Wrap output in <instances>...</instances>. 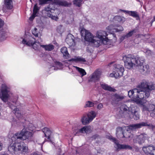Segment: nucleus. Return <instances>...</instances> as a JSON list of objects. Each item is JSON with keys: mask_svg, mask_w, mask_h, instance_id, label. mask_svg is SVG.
I'll return each instance as SVG.
<instances>
[{"mask_svg": "<svg viewBox=\"0 0 155 155\" xmlns=\"http://www.w3.org/2000/svg\"><path fill=\"white\" fill-rule=\"evenodd\" d=\"M3 155H7L6 154H3Z\"/></svg>", "mask_w": 155, "mask_h": 155, "instance_id": "obj_63", "label": "nucleus"}, {"mask_svg": "<svg viewBox=\"0 0 155 155\" xmlns=\"http://www.w3.org/2000/svg\"><path fill=\"white\" fill-rule=\"evenodd\" d=\"M123 59L124 61L126 68L129 69H130L134 65L139 68L143 64L144 60L143 57L135 58L134 55L130 54L124 56Z\"/></svg>", "mask_w": 155, "mask_h": 155, "instance_id": "obj_4", "label": "nucleus"}, {"mask_svg": "<svg viewBox=\"0 0 155 155\" xmlns=\"http://www.w3.org/2000/svg\"><path fill=\"white\" fill-rule=\"evenodd\" d=\"M137 108L136 106L133 105H131V106L129 107L128 112H130L131 114H133L135 111H137L136 110V109Z\"/></svg>", "mask_w": 155, "mask_h": 155, "instance_id": "obj_39", "label": "nucleus"}, {"mask_svg": "<svg viewBox=\"0 0 155 155\" xmlns=\"http://www.w3.org/2000/svg\"><path fill=\"white\" fill-rule=\"evenodd\" d=\"M3 11H4V10H5V7H3Z\"/></svg>", "mask_w": 155, "mask_h": 155, "instance_id": "obj_62", "label": "nucleus"}, {"mask_svg": "<svg viewBox=\"0 0 155 155\" xmlns=\"http://www.w3.org/2000/svg\"><path fill=\"white\" fill-rule=\"evenodd\" d=\"M125 96L122 94H115L112 97L111 103L113 105L117 104L118 102L124 98Z\"/></svg>", "mask_w": 155, "mask_h": 155, "instance_id": "obj_12", "label": "nucleus"}, {"mask_svg": "<svg viewBox=\"0 0 155 155\" xmlns=\"http://www.w3.org/2000/svg\"><path fill=\"white\" fill-rule=\"evenodd\" d=\"M137 92H138L137 88H134L132 90L129 91L128 92V95L130 97L133 98L135 100L137 97L136 94Z\"/></svg>", "mask_w": 155, "mask_h": 155, "instance_id": "obj_21", "label": "nucleus"}, {"mask_svg": "<svg viewBox=\"0 0 155 155\" xmlns=\"http://www.w3.org/2000/svg\"><path fill=\"white\" fill-rule=\"evenodd\" d=\"M124 12L127 13L130 15L134 17L137 18L139 17V15L137 14V12L135 11H124Z\"/></svg>", "mask_w": 155, "mask_h": 155, "instance_id": "obj_29", "label": "nucleus"}, {"mask_svg": "<svg viewBox=\"0 0 155 155\" xmlns=\"http://www.w3.org/2000/svg\"><path fill=\"white\" fill-rule=\"evenodd\" d=\"M9 107L13 110H14V108H17L15 106H14L12 104H8Z\"/></svg>", "mask_w": 155, "mask_h": 155, "instance_id": "obj_53", "label": "nucleus"}, {"mask_svg": "<svg viewBox=\"0 0 155 155\" xmlns=\"http://www.w3.org/2000/svg\"><path fill=\"white\" fill-rule=\"evenodd\" d=\"M6 38V32L3 30L0 31V40L1 41L5 40Z\"/></svg>", "mask_w": 155, "mask_h": 155, "instance_id": "obj_34", "label": "nucleus"}, {"mask_svg": "<svg viewBox=\"0 0 155 155\" xmlns=\"http://www.w3.org/2000/svg\"><path fill=\"white\" fill-rule=\"evenodd\" d=\"M147 137V135L146 134L144 133H141L135 136L133 139V141L135 143L141 144L144 143Z\"/></svg>", "mask_w": 155, "mask_h": 155, "instance_id": "obj_10", "label": "nucleus"}, {"mask_svg": "<svg viewBox=\"0 0 155 155\" xmlns=\"http://www.w3.org/2000/svg\"><path fill=\"white\" fill-rule=\"evenodd\" d=\"M96 115V113L94 111L90 112L87 114V118L86 116L82 117L81 119L82 123L84 125L89 123L95 117Z\"/></svg>", "mask_w": 155, "mask_h": 155, "instance_id": "obj_7", "label": "nucleus"}, {"mask_svg": "<svg viewBox=\"0 0 155 155\" xmlns=\"http://www.w3.org/2000/svg\"><path fill=\"white\" fill-rule=\"evenodd\" d=\"M113 35L114 38H116V36L114 34H113Z\"/></svg>", "mask_w": 155, "mask_h": 155, "instance_id": "obj_60", "label": "nucleus"}, {"mask_svg": "<svg viewBox=\"0 0 155 155\" xmlns=\"http://www.w3.org/2000/svg\"><path fill=\"white\" fill-rule=\"evenodd\" d=\"M42 131L44 133L45 137L48 140H50V137L51 132L49 129L47 127H45L42 129Z\"/></svg>", "mask_w": 155, "mask_h": 155, "instance_id": "obj_24", "label": "nucleus"}, {"mask_svg": "<svg viewBox=\"0 0 155 155\" xmlns=\"http://www.w3.org/2000/svg\"><path fill=\"white\" fill-rule=\"evenodd\" d=\"M75 68H76L77 70L80 74L81 77H83L86 75V73L84 69L77 67H75Z\"/></svg>", "mask_w": 155, "mask_h": 155, "instance_id": "obj_36", "label": "nucleus"}, {"mask_svg": "<svg viewBox=\"0 0 155 155\" xmlns=\"http://www.w3.org/2000/svg\"><path fill=\"white\" fill-rule=\"evenodd\" d=\"M10 92L8 88L5 84H2V86L1 98L5 102L8 101L10 96Z\"/></svg>", "mask_w": 155, "mask_h": 155, "instance_id": "obj_5", "label": "nucleus"}, {"mask_svg": "<svg viewBox=\"0 0 155 155\" xmlns=\"http://www.w3.org/2000/svg\"><path fill=\"white\" fill-rule=\"evenodd\" d=\"M4 21L0 19V28L3 25Z\"/></svg>", "mask_w": 155, "mask_h": 155, "instance_id": "obj_54", "label": "nucleus"}, {"mask_svg": "<svg viewBox=\"0 0 155 155\" xmlns=\"http://www.w3.org/2000/svg\"><path fill=\"white\" fill-rule=\"evenodd\" d=\"M138 92L136 94V98H139L137 100V102L141 104V100L143 98L149 97L152 90L155 89V85L150 83L145 80L142 81L137 87ZM145 101L144 100L143 102Z\"/></svg>", "mask_w": 155, "mask_h": 155, "instance_id": "obj_3", "label": "nucleus"}, {"mask_svg": "<svg viewBox=\"0 0 155 155\" xmlns=\"http://www.w3.org/2000/svg\"><path fill=\"white\" fill-rule=\"evenodd\" d=\"M83 0H74L73 1L74 4L80 7L83 3Z\"/></svg>", "mask_w": 155, "mask_h": 155, "instance_id": "obj_40", "label": "nucleus"}, {"mask_svg": "<svg viewBox=\"0 0 155 155\" xmlns=\"http://www.w3.org/2000/svg\"><path fill=\"white\" fill-rule=\"evenodd\" d=\"M54 11L55 12V13L56 12H57V14H59L60 13V12L57 9H55Z\"/></svg>", "mask_w": 155, "mask_h": 155, "instance_id": "obj_58", "label": "nucleus"}, {"mask_svg": "<svg viewBox=\"0 0 155 155\" xmlns=\"http://www.w3.org/2000/svg\"><path fill=\"white\" fill-rule=\"evenodd\" d=\"M81 35L83 37L86 41L91 42L94 47H98L101 43L102 42L106 45L108 39L106 37L107 33L104 31L100 30L97 31L96 36H93L90 32L85 28H82L80 30Z\"/></svg>", "mask_w": 155, "mask_h": 155, "instance_id": "obj_2", "label": "nucleus"}, {"mask_svg": "<svg viewBox=\"0 0 155 155\" xmlns=\"http://www.w3.org/2000/svg\"><path fill=\"white\" fill-rule=\"evenodd\" d=\"M155 147L151 146H144L142 150L147 155H153Z\"/></svg>", "mask_w": 155, "mask_h": 155, "instance_id": "obj_16", "label": "nucleus"}, {"mask_svg": "<svg viewBox=\"0 0 155 155\" xmlns=\"http://www.w3.org/2000/svg\"><path fill=\"white\" fill-rule=\"evenodd\" d=\"M39 10V8L37 6V4H35L34 6L33 10V13L34 14H36Z\"/></svg>", "mask_w": 155, "mask_h": 155, "instance_id": "obj_47", "label": "nucleus"}, {"mask_svg": "<svg viewBox=\"0 0 155 155\" xmlns=\"http://www.w3.org/2000/svg\"><path fill=\"white\" fill-rule=\"evenodd\" d=\"M119 155H122V154H120Z\"/></svg>", "mask_w": 155, "mask_h": 155, "instance_id": "obj_64", "label": "nucleus"}, {"mask_svg": "<svg viewBox=\"0 0 155 155\" xmlns=\"http://www.w3.org/2000/svg\"><path fill=\"white\" fill-rule=\"evenodd\" d=\"M13 112L18 118L21 117L22 116V114L20 113L18 108H14L13 110Z\"/></svg>", "mask_w": 155, "mask_h": 155, "instance_id": "obj_33", "label": "nucleus"}, {"mask_svg": "<svg viewBox=\"0 0 155 155\" xmlns=\"http://www.w3.org/2000/svg\"><path fill=\"white\" fill-rule=\"evenodd\" d=\"M13 103H14V104H16V102H17V101H15L14 102H13Z\"/></svg>", "mask_w": 155, "mask_h": 155, "instance_id": "obj_61", "label": "nucleus"}, {"mask_svg": "<svg viewBox=\"0 0 155 155\" xmlns=\"http://www.w3.org/2000/svg\"><path fill=\"white\" fill-rule=\"evenodd\" d=\"M37 41V42H35L32 46H33V48L36 50H39L40 48L41 47V45H42L39 42H41L42 41V40L41 37H39V39Z\"/></svg>", "mask_w": 155, "mask_h": 155, "instance_id": "obj_22", "label": "nucleus"}, {"mask_svg": "<svg viewBox=\"0 0 155 155\" xmlns=\"http://www.w3.org/2000/svg\"><path fill=\"white\" fill-rule=\"evenodd\" d=\"M145 52L148 56H151L153 54V52L149 49H147Z\"/></svg>", "mask_w": 155, "mask_h": 155, "instance_id": "obj_48", "label": "nucleus"}, {"mask_svg": "<svg viewBox=\"0 0 155 155\" xmlns=\"http://www.w3.org/2000/svg\"><path fill=\"white\" fill-rule=\"evenodd\" d=\"M61 51L65 58H67L69 57V54L68 52L67 48L66 47H63L61 48Z\"/></svg>", "mask_w": 155, "mask_h": 155, "instance_id": "obj_27", "label": "nucleus"}, {"mask_svg": "<svg viewBox=\"0 0 155 155\" xmlns=\"http://www.w3.org/2000/svg\"><path fill=\"white\" fill-rule=\"evenodd\" d=\"M65 41L69 46H74L76 45L74 37L71 34H68Z\"/></svg>", "mask_w": 155, "mask_h": 155, "instance_id": "obj_17", "label": "nucleus"}, {"mask_svg": "<svg viewBox=\"0 0 155 155\" xmlns=\"http://www.w3.org/2000/svg\"><path fill=\"white\" fill-rule=\"evenodd\" d=\"M4 6L8 9H11L13 7L12 0H5Z\"/></svg>", "mask_w": 155, "mask_h": 155, "instance_id": "obj_25", "label": "nucleus"}, {"mask_svg": "<svg viewBox=\"0 0 155 155\" xmlns=\"http://www.w3.org/2000/svg\"><path fill=\"white\" fill-rule=\"evenodd\" d=\"M145 127H148V128L152 129L155 132V126L147 122H146Z\"/></svg>", "mask_w": 155, "mask_h": 155, "instance_id": "obj_38", "label": "nucleus"}, {"mask_svg": "<svg viewBox=\"0 0 155 155\" xmlns=\"http://www.w3.org/2000/svg\"><path fill=\"white\" fill-rule=\"evenodd\" d=\"M21 42L24 45L31 46L35 42H37V41L32 36H28L26 38L23 39Z\"/></svg>", "mask_w": 155, "mask_h": 155, "instance_id": "obj_13", "label": "nucleus"}, {"mask_svg": "<svg viewBox=\"0 0 155 155\" xmlns=\"http://www.w3.org/2000/svg\"><path fill=\"white\" fill-rule=\"evenodd\" d=\"M101 72L98 70L95 71L91 74L88 78L89 82H96L100 80L101 75Z\"/></svg>", "mask_w": 155, "mask_h": 155, "instance_id": "obj_9", "label": "nucleus"}, {"mask_svg": "<svg viewBox=\"0 0 155 155\" xmlns=\"http://www.w3.org/2000/svg\"><path fill=\"white\" fill-rule=\"evenodd\" d=\"M115 28V26L111 25L106 28L107 31L113 34V33L114 32V29Z\"/></svg>", "mask_w": 155, "mask_h": 155, "instance_id": "obj_35", "label": "nucleus"}, {"mask_svg": "<svg viewBox=\"0 0 155 155\" xmlns=\"http://www.w3.org/2000/svg\"><path fill=\"white\" fill-rule=\"evenodd\" d=\"M146 102L141 101V104L142 106L143 110H147L149 111L155 112V105L153 104L148 105V103H147L146 104H145Z\"/></svg>", "mask_w": 155, "mask_h": 155, "instance_id": "obj_15", "label": "nucleus"}, {"mask_svg": "<svg viewBox=\"0 0 155 155\" xmlns=\"http://www.w3.org/2000/svg\"><path fill=\"white\" fill-rule=\"evenodd\" d=\"M129 107H128L125 105H122L120 107V109L122 110H123L124 112H128Z\"/></svg>", "mask_w": 155, "mask_h": 155, "instance_id": "obj_43", "label": "nucleus"}, {"mask_svg": "<svg viewBox=\"0 0 155 155\" xmlns=\"http://www.w3.org/2000/svg\"><path fill=\"white\" fill-rule=\"evenodd\" d=\"M114 70L113 72H115L116 73L119 71L118 74H116V77H120L123 75V73L124 71V67L121 65L119 64H115L114 65Z\"/></svg>", "mask_w": 155, "mask_h": 155, "instance_id": "obj_14", "label": "nucleus"}, {"mask_svg": "<svg viewBox=\"0 0 155 155\" xmlns=\"http://www.w3.org/2000/svg\"><path fill=\"white\" fill-rule=\"evenodd\" d=\"M146 122H142L140 123L132 124L129 126L127 129L134 130L136 129L140 128L143 127H145Z\"/></svg>", "mask_w": 155, "mask_h": 155, "instance_id": "obj_18", "label": "nucleus"}, {"mask_svg": "<svg viewBox=\"0 0 155 155\" xmlns=\"http://www.w3.org/2000/svg\"><path fill=\"white\" fill-rule=\"evenodd\" d=\"M133 116V117L135 120H137L139 118V115L137 111H135L132 114Z\"/></svg>", "mask_w": 155, "mask_h": 155, "instance_id": "obj_45", "label": "nucleus"}, {"mask_svg": "<svg viewBox=\"0 0 155 155\" xmlns=\"http://www.w3.org/2000/svg\"><path fill=\"white\" fill-rule=\"evenodd\" d=\"M150 116L152 117H154L155 116V112H152L150 114Z\"/></svg>", "mask_w": 155, "mask_h": 155, "instance_id": "obj_55", "label": "nucleus"}, {"mask_svg": "<svg viewBox=\"0 0 155 155\" xmlns=\"http://www.w3.org/2000/svg\"><path fill=\"white\" fill-rule=\"evenodd\" d=\"M41 47L45 49L46 50L48 51H51L54 49V46L51 44H49L47 45H41Z\"/></svg>", "mask_w": 155, "mask_h": 155, "instance_id": "obj_31", "label": "nucleus"}, {"mask_svg": "<svg viewBox=\"0 0 155 155\" xmlns=\"http://www.w3.org/2000/svg\"><path fill=\"white\" fill-rule=\"evenodd\" d=\"M94 105V103L90 101H88L86 102L84 107H93Z\"/></svg>", "mask_w": 155, "mask_h": 155, "instance_id": "obj_41", "label": "nucleus"}, {"mask_svg": "<svg viewBox=\"0 0 155 155\" xmlns=\"http://www.w3.org/2000/svg\"><path fill=\"white\" fill-rule=\"evenodd\" d=\"M50 1L53 4L64 6H69L71 5L70 3L64 1L59 0H39L40 5L45 4L48 1Z\"/></svg>", "mask_w": 155, "mask_h": 155, "instance_id": "obj_6", "label": "nucleus"}, {"mask_svg": "<svg viewBox=\"0 0 155 155\" xmlns=\"http://www.w3.org/2000/svg\"><path fill=\"white\" fill-rule=\"evenodd\" d=\"M114 19L115 21L122 23H123L125 20L124 17L119 16L114 17Z\"/></svg>", "mask_w": 155, "mask_h": 155, "instance_id": "obj_30", "label": "nucleus"}, {"mask_svg": "<svg viewBox=\"0 0 155 155\" xmlns=\"http://www.w3.org/2000/svg\"><path fill=\"white\" fill-rule=\"evenodd\" d=\"M107 138L111 140L115 143V147L117 150L119 149H129L132 150V147L126 144H120L118 143L117 140L115 138L111 136H108Z\"/></svg>", "mask_w": 155, "mask_h": 155, "instance_id": "obj_8", "label": "nucleus"}, {"mask_svg": "<svg viewBox=\"0 0 155 155\" xmlns=\"http://www.w3.org/2000/svg\"><path fill=\"white\" fill-rule=\"evenodd\" d=\"M139 71L142 74L146 75L150 71V69L148 64L141 65L139 68Z\"/></svg>", "mask_w": 155, "mask_h": 155, "instance_id": "obj_19", "label": "nucleus"}, {"mask_svg": "<svg viewBox=\"0 0 155 155\" xmlns=\"http://www.w3.org/2000/svg\"><path fill=\"white\" fill-rule=\"evenodd\" d=\"M33 132L28 130L25 128L23 129L21 131L15 134L12 137V140L14 143H11L8 147V150L12 153H20L25 154L28 152V147L22 140L30 139L33 136Z\"/></svg>", "mask_w": 155, "mask_h": 155, "instance_id": "obj_1", "label": "nucleus"}, {"mask_svg": "<svg viewBox=\"0 0 155 155\" xmlns=\"http://www.w3.org/2000/svg\"><path fill=\"white\" fill-rule=\"evenodd\" d=\"M119 73V71H118L117 73H116L115 72H113L112 73H111L110 74V76L111 77H115L116 78H119V77H116V74H118Z\"/></svg>", "mask_w": 155, "mask_h": 155, "instance_id": "obj_49", "label": "nucleus"}, {"mask_svg": "<svg viewBox=\"0 0 155 155\" xmlns=\"http://www.w3.org/2000/svg\"><path fill=\"white\" fill-rule=\"evenodd\" d=\"M155 21V16L153 17V19L151 21L153 22Z\"/></svg>", "mask_w": 155, "mask_h": 155, "instance_id": "obj_59", "label": "nucleus"}, {"mask_svg": "<svg viewBox=\"0 0 155 155\" xmlns=\"http://www.w3.org/2000/svg\"><path fill=\"white\" fill-rule=\"evenodd\" d=\"M100 85L102 88L105 90L113 92H114L116 91V90L114 88L106 84L101 83Z\"/></svg>", "mask_w": 155, "mask_h": 155, "instance_id": "obj_20", "label": "nucleus"}, {"mask_svg": "<svg viewBox=\"0 0 155 155\" xmlns=\"http://www.w3.org/2000/svg\"><path fill=\"white\" fill-rule=\"evenodd\" d=\"M124 29L123 27L121 26H115V28L114 29V32H119L123 31Z\"/></svg>", "mask_w": 155, "mask_h": 155, "instance_id": "obj_44", "label": "nucleus"}, {"mask_svg": "<svg viewBox=\"0 0 155 155\" xmlns=\"http://www.w3.org/2000/svg\"><path fill=\"white\" fill-rule=\"evenodd\" d=\"M90 131V128L88 127L85 126L77 130L76 134H75V135H79L80 133H88Z\"/></svg>", "mask_w": 155, "mask_h": 155, "instance_id": "obj_23", "label": "nucleus"}, {"mask_svg": "<svg viewBox=\"0 0 155 155\" xmlns=\"http://www.w3.org/2000/svg\"><path fill=\"white\" fill-rule=\"evenodd\" d=\"M103 107V105L101 103L99 104L97 106V108L99 110L101 109Z\"/></svg>", "mask_w": 155, "mask_h": 155, "instance_id": "obj_52", "label": "nucleus"}, {"mask_svg": "<svg viewBox=\"0 0 155 155\" xmlns=\"http://www.w3.org/2000/svg\"><path fill=\"white\" fill-rule=\"evenodd\" d=\"M36 16V14H34V13H33V14L29 18V20L31 21H32Z\"/></svg>", "mask_w": 155, "mask_h": 155, "instance_id": "obj_51", "label": "nucleus"}, {"mask_svg": "<svg viewBox=\"0 0 155 155\" xmlns=\"http://www.w3.org/2000/svg\"><path fill=\"white\" fill-rule=\"evenodd\" d=\"M137 31V28H135L134 29L130 31L126 35H123V36H122L121 39H122V40H124L126 38L130 37L132 36L133 34L136 33Z\"/></svg>", "mask_w": 155, "mask_h": 155, "instance_id": "obj_26", "label": "nucleus"}, {"mask_svg": "<svg viewBox=\"0 0 155 155\" xmlns=\"http://www.w3.org/2000/svg\"><path fill=\"white\" fill-rule=\"evenodd\" d=\"M47 16L51 18L53 20L57 21L58 19V17L57 16H53L50 12H48L47 13Z\"/></svg>", "mask_w": 155, "mask_h": 155, "instance_id": "obj_42", "label": "nucleus"}, {"mask_svg": "<svg viewBox=\"0 0 155 155\" xmlns=\"http://www.w3.org/2000/svg\"><path fill=\"white\" fill-rule=\"evenodd\" d=\"M141 36H144V35H143L141 34H139L137 35V38H141Z\"/></svg>", "mask_w": 155, "mask_h": 155, "instance_id": "obj_56", "label": "nucleus"}, {"mask_svg": "<svg viewBox=\"0 0 155 155\" xmlns=\"http://www.w3.org/2000/svg\"><path fill=\"white\" fill-rule=\"evenodd\" d=\"M32 33L35 37H38V38L39 37H40L41 36V33L38 31L37 29L36 28L32 30Z\"/></svg>", "mask_w": 155, "mask_h": 155, "instance_id": "obj_32", "label": "nucleus"}, {"mask_svg": "<svg viewBox=\"0 0 155 155\" xmlns=\"http://www.w3.org/2000/svg\"><path fill=\"white\" fill-rule=\"evenodd\" d=\"M51 9L48 7H47L45 8V10L46 11V14L47 15V13L48 12H50V13H52V12L51 11H50Z\"/></svg>", "mask_w": 155, "mask_h": 155, "instance_id": "obj_50", "label": "nucleus"}, {"mask_svg": "<svg viewBox=\"0 0 155 155\" xmlns=\"http://www.w3.org/2000/svg\"><path fill=\"white\" fill-rule=\"evenodd\" d=\"M3 144L0 141V150H1L2 148Z\"/></svg>", "mask_w": 155, "mask_h": 155, "instance_id": "obj_57", "label": "nucleus"}, {"mask_svg": "<svg viewBox=\"0 0 155 155\" xmlns=\"http://www.w3.org/2000/svg\"><path fill=\"white\" fill-rule=\"evenodd\" d=\"M70 61H74L76 62H85V59L81 57H75L70 60Z\"/></svg>", "mask_w": 155, "mask_h": 155, "instance_id": "obj_28", "label": "nucleus"}, {"mask_svg": "<svg viewBox=\"0 0 155 155\" xmlns=\"http://www.w3.org/2000/svg\"><path fill=\"white\" fill-rule=\"evenodd\" d=\"M25 128H26L25 129H27L28 130L32 132H33V131L35 129V127L33 126V125L31 123L29 124L26 127H25Z\"/></svg>", "mask_w": 155, "mask_h": 155, "instance_id": "obj_37", "label": "nucleus"}, {"mask_svg": "<svg viewBox=\"0 0 155 155\" xmlns=\"http://www.w3.org/2000/svg\"><path fill=\"white\" fill-rule=\"evenodd\" d=\"M130 134L128 131V130L127 129L126 131L123 132L121 127H119L117 128L116 135L118 138H120L124 137H130Z\"/></svg>", "mask_w": 155, "mask_h": 155, "instance_id": "obj_11", "label": "nucleus"}, {"mask_svg": "<svg viewBox=\"0 0 155 155\" xmlns=\"http://www.w3.org/2000/svg\"><path fill=\"white\" fill-rule=\"evenodd\" d=\"M55 65L58 69H61L62 68V64L61 63L56 61L55 62Z\"/></svg>", "mask_w": 155, "mask_h": 155, "instance_id": "obj_46", "label": "nucleus"}]
</instances>
